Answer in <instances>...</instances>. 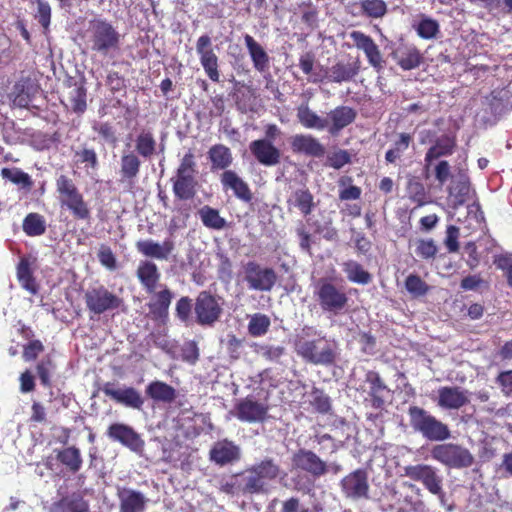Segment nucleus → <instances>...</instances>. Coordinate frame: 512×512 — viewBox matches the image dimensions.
I'll list each match as a JSON object with an SVG mask.
<instances>
[{"instance_id":"f257e3e1","label":"nucleus","mask_w":512,"mask_h":512,"mask_svg":"<svg viewBox=\"0 0 512 512\" xmlns=\"http://www.w3.org/2000/svg\"><path fill=\"white\" fill-rule=\"evenodd\" d=\"M123 35L112 21L96 17L89 20L86 44L89 50L104 59L117 56L122 47Z\"/></svg>"},{"instance_id":"f03ea898","label":"nucleus","mask_w":512,"mask_h":512,"mask_svg":"<svg viewBox=\"0 0 512 512\" xmlns=\"http://www.w3.org/2000/svg\"><path fill=\"white\" fill-rule=\"evenodd\" d=\"M55 186L60 207L67 209L75 220L90 221L91 209L74 180L61 174L56 178Z\"/></svg>"},{"instance_id":"7ed1b4c3","label":"nucleus","mask_w":512,"mask_h":512,"mask_svg":"<svg viewBox=\"0 0 512 512\" xmlns=\"http://www.w3.org/2000/svg\"><path fill=\"white\" fill-rule=\"evenodd\" d=\"M411 428L429 441L443 442L451 437L449 426L437 419L422 407L411 405L408 408Z\"/></svg>"},{"instance_id":"20e7f679","label":"nucleus","mask_w":512,"mask_h":512,"mask_svg":"<svg viewBox=\"0 0 512 512\" xmlns=\"http://www.w3.org/2000/svg\"><path fill=\"white\" fill-rule=\"evenodd\" d=\"M295 350L306 362L314 365L330 366L335 363L337 357L335 349L325 337L309 340L297 336Z\"/></svg>"},{"instance_id":"39448f33","label":"nucleus","mask_w":512,"mask_h":512,"mask_svg":"<svg viewBox=\"0 0 512 512\" xmlns=\"http://www.w3.org/2000/svg\"><path fill=\"white\" fill-rule=\"evenodd\" d=\"M431 458L449 469H465L474 464L470 450L458 443H441L431 448Z\"/></svg>"},{"instance_id":"423d86ee","label":"nucleus","mask_w":512,"mask_h":512,"mask_svg":"<svg viewBox=\"0 0 512 512\" xmlns=\"http://www.w3.org/2000/svg\"><path fill=\"white\" fill-rule=\"evenodd\" d=\"M314 296L324 312L335 315L346 309L349 297L343 287H338L331 280L321 278L315 285Z\"/></svg>"},{"instance_id":"0eeeda50","label":"nucleus","mask_w":512,"mask_h":512,"mask_svg":"<svg viewBox=\"0 0 512 512\" xmlns=\"http://www.w3.org/2000/svg\"><path fill=\"white\" fill-rule=\"evenodd\" d=\"M90 318L107 312L119 310L124 300L102 284L89 287L83 295Z\"/></svg>"},{"instance_id":"6e6552de","label":"nucleus","mask_w":512,"mask_h":512,"mask_svg":"<svg viewBox=\"0 0 512 512\" xmlns=\"http://www.w3.org/2000/svg\"><path fill=\"white\" fill-rule=\"evenodd\" d=\"M243 282L252 291L270 292L278 281L276 271L268 266L250 260L243 264Z\"/></svg>"},{"instance_id":"1a4fd4ad","label":"nucleus","mask_w":512,"mask_h":512,"mask_svg":"<svg viewBox=\"0 0 512 512\" xmlns=\"http://www.w3.org/2000/svg\"><path fill=\"white\" fill-rule=\"evenodd\" d=\"M221 297L211 291H200L195 299L194 313L196 323L200 326L212 327L223 314Z\"/></svg>"},{"instance_id":"9d476101","label":"nucleus","mask_w":512,"mask_h":512,"mask_svg":"<svg viewBox=\"0 0 512 512\" xmlns=\"http://www.w3.org/2000/svg\"><path fill=\"white\" fill-rule=\"evenodd\" d=\"M342 495L353 501L370 498L369 475L366 469L357 468L339 482Z\"/></svg>"},{"instance_id":"9b49d317","label":"nucleus","mask_w":512,"mask_h":512,"mask_svg":"<svg viewBox=\"0 0 512 512\" xmlns=\"http://www.w3.org/2000/svg\"><path fill=\"white\" fill-rule=\"evenodd\" d=\"M292 466L304 471L315 479H319L329 473L328 463L317 453L306 448L295 451L291 457Z\"/></svg>"},{"instance_id":"f8f14e48","label":"nucleus","mask_w":512,"mask_h":512,"mask_svg":"<svg viewBox=\"0 0 512 512\" xmlns=\"http://www.w3.org/2000/svg\"><path fill=\"white\" fill-rule=\"evenodd\" d=\"M403 470L406 477L420 482L429 493H441L443 477L438 473L436 467L429 464H415L405 466Z\"/></svg>"},{"instance_id":"ddd939ff","label":"nucleus","mask_w":512,"mask_h":512,"mask_svg":"<svg viewBox=\"0 0 512 512\" xmlns=\"http://www.w3.org/2000/svg\"><path fill=\"white\" fill-rule=\"evenodd\" d=\"M196 52L208 78L212 82L218 83L220 81L219 58L213 50L209 35L204 34L198 38Z\"/></svg>"},{"instance_id":"4468645a","label":"nucleus","mask_w":512,"mask_h":512,"mask_svg":"<svg viewBox=\"0 0 512 512\" xmlns=\"http://www.w3.org/2000/svg\"><path fill=\"white\" fill-rule=\"evenodd\" d=\"M349 37L353 45L364 52L368 63L373 67L376 72H381L384 69L385 61L383 60L379 46L375 43L374 39L360 30H353L349 33Z\"/></svg>"},{"instance_id":"2eb2a0df","label":"nucleus","mask_w":512,"mask_h":512,"mask_svg":"<svg viewBox=\"0 0 512 512\" xmlns=\"http://www.w3.org/2000/svg\"><path fill=\"white\" fill-rule=\"evenodd\" d=\"M234 409L236 417L242 422L263 423L268 418L269 406L253 396L240 399Z\"/></svg>"},{"instance_id":"dca6fc26","label":"nucleus","mask_w":512,"mask_h":512,"mask_svg":"<svg viewBox=\"0 0 512 512\" xmlns=\"http://www.w3.org/2000/svg\"><path fill=\"white\" fill-rule=\"evenodd\" d=\"M107 436L111 440L119 442L138 455H142L144 452V440L131 426L127 424H111L107 429Z\"/></svg>"},{"instance_id":"f3484780","label":"nucleus","mask_w":512,"mask_h":512,"mask_svg":"<svg viewBox=\"0 0 512 512\" xmlns=\"http://www.w3.org/2000/svg\"><path fill=\"white\" fill-rule=\"evenodd\" d=\"M102 391L107 397L125 407L136 410L143 407L144 399L134 387L115 388L113 383L107 382L103 385Z\"/></svg>"},{"instance_id":"a211bd4d","label":"nucleus","mask_w":512,"mask_h":512,"mask_svg":"<svg viewBox=\"0 0 512 512\" xmlns=\"http://www.w3.org/2000/svg\"><path fill=\"white\" fill-rule=\"evenodd\" d=\"M456 146L457 142L454 135L444 134L435 140L434 144L427 150L424 157V171L426 173V178H428V172L433 161L438 160L441 157L452 155Z\"/></svg>"},{"instance_id":"6ab92c4d","label":"nucleus","mask_w":512,"mask_h":512,"mask_svg":"<svg viewBox=\"0 0 512 512\" xmlns=\"http://www.w3.org/2000/svg\"><path fill=\"white\" fill-rule=\"evenodd\" d=\"M137 251L143 256L156 260H168L175 250V242L166 238L162 243L152 239L139 240L136 242Z\"/></svg>"},{"instance_id":"aec40b11","label":"nucleus","mask_w":512,"mask_h":512,"mask_svg":"<svg viewBox=\"0 0 512 512\" xmlns=\"http://www.w3.org/2000/svg\"><path fill=\"white\" fill-rule=\"evenodd\" d=\"M249 150L263 166L271 167L280 163L281 151L269 139L253 140L249 144Z\"/></svg>"},{"instance_id":"412c9836","label":"nucleus","mask_w":512,"mask_h":512,"mask_svg":"<svg viewBox=\"0 0 512 512\" xmlns=\"http://www.w3.org/2000/svg\"><path fill=\"white\" fill-rule=\"evenodd\" d=\"M365 383L368 385L366 401L374 409H382L385 405V394L390 390L377 371L369 370L365 373Z\"/></svg>"},{"instance_id":"4be33fe9","label":"nucleus","mask_w":512,"mask_h":512,"mask_svg":"<svg viewBox=\"0 0 512 512\" xmlns=\"http://www.w3.org/2000/svg\"><path fill=\"white\" fill-rule=\"evenodd\" d=\"M161 290L151 293L153 296L147 306L151 318L155 321H166L169 316V307L174 297L167 285H161Z\"/></svg>"},{"instance_id":"5701e85b","label":"nucleus","mask_w":512,"mask_h":512,"mask_svg":"<svg viewBox=\"0 0 512 512\" xmlns=\"http://www.w3.org/2000/svg\"><path fill=\"white\" fill-rule=\"evenodd\" d=\"M291 150L295 154L321 158L325 155L324 145L311 134H296L290 138Z\"/></svg>"},{"instance_id":"b1692460","label":"nucleus","mask_w":512,"mask_h":512,"mask_svg":"<svg viewBox=\"0 0 512 512\" xmlns=\"http://www.w3.org/2000/svg\"><path fill=\"white\" fill-rule=\"evenodd\" d=\"M361 68V61L359 58L339 60L326 70L324 78L335 83L348 82L358 75Z\"/></svg>"},{"instance_id":"393cba45","label":"nucleus","mask_w":512,"mask_h":512,"mask_svg":"<svg viewBox=\"0 0 512 512\" xmlns=\"http://www.w3.org/2000/svg\"><path fill=\"white\" fill-rule=\"evenodd\" d=\"M220 182L224 190H231L236 198L244 203H251L253 193L246 181L234 170H225L220 175Z\"/></svg>"},{"instance_id":"a878e982","label":"nucleus","mask_w":512,"mask_h":512,"mask_svg":"<svg viewBox=\"0 0 512 512\" xmlns=\"http://www.w3.org/2000/svg\"><path fill=\"white\" fill-rule=\"evenodd\" d=\"M357 118V111L346 105H340L332 109L328 114V127L325 129L331 135H338L344 128L352 124Z\"/></svg>"},{"instance_id":"bb28decb","label":"nucleus","mask_w":512,"mask_h":512,"mask_svg":"<svg viewBox=\"0 0 512 512\" xmlns=\"http://www.w3.org/2000/svg\"><path fill=\"white\" fill-rule=\"evenodd\" d=\"M468 403V392L458 386H443L438 389L437 404L443 409L458 410Z\"/></svg>"},{"instance_id":"cd10ccee","label":"nucleus","mask_w":512,"mask_h":512,"mask_svg":"<svg viewBox=\"0 0 512 512\" xmlns=\"http://www.w3.org/2000/svg\"><path fill=\"white\" fill-rule=\"evenodd\" d=\"M116 496L120 512H143L148 502L142 492L126 487H117Z\"/></svg>"},{"instance_id":"c85d7f7f","label":"nucleus","mask_w":512,"mask_h":512,"mask_svg":"<svg viewBox=\"0 0 512 512\" xmlns=\"http://www.w3.org/2000/svg\"><path fill=\"white\" fill-rule=\"evenodd\" d=\"M136 277L146 293H154L159 285L161 273L153 261L146 259L139 262Z\"/></svg>"},{"instance_id":"c756f323","label":"nucleus","mask_w":512,"mask_h":512,"mask_svg":"<svg viewBox=\"0 0 512 512\" xmlns=\"http://www.w3.org/2000/svg\"><path fill=\"white\" fill-rule=\"evenodd\" d=\"M37 91V85L29 77H21L13 85L10 99L14 106L27 108Z\"/></svg>"},{"instance_id":"7c9ffc66","label":"nucleus","mask_w":512,"mask_h":512,"mask_svg":"<svg viewBox=\"0 0 512 512\" xmlns=\"http://www.w3.org/2000/svg\"><path fill=\"white\" fill-rule=\"evenodd\" d=\"M210 460L220 466L233 463L240 458V449L232 441L227 439L217 441L210 452Z\"/></svg>"},{"instance_id":"2f4dec72","label":"nucleus","mask_w":512,"mask_h":512,"mask_svg":"<svg viewBox=\"0 0 512 512\" xmlns=\"http://www.w3.org/2000/svg\"><path fill=\"white\" fill-rule=\"evenodd\" d=\"M393 58L397 65L404 71L418 68L423 62V55L414 45H404L398 47L393 52Z\"/></svg>"},{"instance_id":"473e14b6","label":"nucleus","mask_w":512,"mask_h":512,"mask_svg":"<svg viewBox=\"0 0 512 512\" xmlns=\"http://www.w3.org/2000/svg\"><path fill=\"white\" fill-rule=\"evenodd\" d=\"M141 168V160L134 151L124 152L120 158V180L130 186L135 184Z\"/></svg>"},{"instance_id":"72a5a7b5","label":"nucleus","mask_w":512,"mask_h":512,"mask_svg":"<svg viewBox=\"0 0 512 512\" xmlns=\"http://www.w3.org/2000/svg\"><path fill=\"white\" fill-rule=\"evenodd\" d=\"M16 276L20 286L31 295H37L39 284L34 276L31 262L27 257H22L16 267Z\"/></svg>"},{"instance_id":"f704fd0d","label":"nucleus","mask_w":512,"mask_h":512,"mask_svg":"<svg viewBox=\"0 0 512 512\" xmlns=\"http://www.w3.org/2000/svg\"><path fill=\"white\" fill-rule=\"evenodd\" d=\"M67 101L73 112L82 114L87 109V90L83 82L68 81Z\"/></svg>"},{"instance_id":"c9c22d12","label":"nucleus","mask_w":512,"mask_h":512,"mask_svg":"<svg viewBox=\"0 0 512 512\" xmlns=\"http://www.w3.org/2000/svg\"><path fill=\"white\" fill-rule=\"evenodd\" d=\"M171 181L173 193L177 199L186 201L194 198L197 185L195 176L176 173Z\"/></svg>"},{"instance_id":"e433bc0d","label":"nucleus","mask_w":512,"mask_h":512,"mask_svg":"<svg viewBox=\"0 0 512 512\" xmlns=\"http://www.w3.org/2000/svg\"><path fill=\"white\" fill-rule=\"evenodd\" d=\"M287 205L289 211L292 207L297 208L306 217L312 213L315 207L314 196L308 188L296 189L287 199Z\"/></svg>"},{"instance_id":"4c0bfd02","label":"nucleus","mask_w":512,"mask_h":512,"mask_svg":"<svg viewBox=\"0 0 512 512\" xmlns=\"http://www.w3.org/2000/svg\"><path fill=\"white\" fill-rule=\"evenodd\" d=\"M145 393L154 402L172 403L177 397L175 388L160 380L150 382Z\"/></svg>"},{"instance_id":"58836bf2","label":"nucleus","mask_w":512,"mask_h":512,"mask_svg":"<svg viewBox=\"0 0 512 512\" xmlns=\"http://www.w3.org/2000/svg\"><path fill=\"white\" fill-rule=\"evenodd\" d=\"M56 459L61 463L70 473L76 474L80 471L83 458L81 451L76 446H68L63 449L55 450Z\"/></svg>"},{"instance_id":"ea45409f","label":"nucleus","mask_w":512,"mask_h":512,"mask_svg":"<svg viewBox=\"0 0 512 512\" xmlns=\"http://www.w3.org/2000/svg\"><path fill=\"white\" fill-rule=\"evenodd\" d=\"M208 159L211 163V170H229L233 163V155L229 147L224 144H215L208 150Z\"/></svg>"},{"instance_id":"a19ab883","label":"nucleus","mask_w":512,"mask_h":512,"mask_svg":"<svg viewBox=\"0 0 512 512\" xmlns=\"http://www.w3.org/2000/svg\"><path fill=\"white\" fill-rule=\"evenodd\" d=\"M239 491L243 495L263 494L268 491L267 483L260 480L258 474L249 467L240 474Z\"/></svg>"},{"instance_id":"79ce46f5","label":"nucleus","mask_w":512,"mask_h":512,"mask_svg":"<svg viewBox=\"0 0 512 512\" xmlns=\"http://www.w3.org/2000/svg\"><path fill=\"white\" fill-rule=\"evenodd\" d=\"M88 509V502L80 494L72 493L54 502L51 512H87Z\"/></svg>"},{"instance_id":"37998d69","label":"nucleus","mask_w":512,"mask_h":512,"mask_svg":"<svg viewBox=\"0 0 512 512\" xmlns=\"http://www.w3.org/2000/svg\"><path fill=\"white\" fill-rule=\"evenodd\" d=\"M244 42L254 68L258 72H264L267 70L269 66V56L264 48L249 34L244 36Z\"/></svg>"},{"instance_id":"c03bdc74","label":"nucleus","mask_w":512,"mask_h":512,"mask_svg":"<svg viewBox=\"0 0 512 512\" xmlns=\"http://www.w3.org/2000/svg\"><path fill=\"white\" fill-rule=\"evenodd\" d=\"M296 117L298 122L307 129L323 130L328 127V119L321 118L317 115L310 109L307 103L301 104L297 107Z\"/></svg>"},{"instance_id":"a18cd8bd","label":"nucleus","mask_w":512,"mask_h":512,"mask_svg":"<svg viewBox=\"0 0 512 512\" xmlns=\"http://www.w3.org/2000/svg\"><path fill=\"white\" fill-rule=\"evenodd\" d=\"M156 139L149 130H142L135 139V151L144 159H150L156 153Z\"/></svg>"},{"instance_id":"49530a36","label":"nucleus","mask_w":512,"mask_h":512,"mask_svg":"<svg viewBox=\"0 0 512 512\" xmlns=\"http://www.w3.org/2000/svg\"><path fill=\"white\" fill-rule=\"evenodd\" d=\"M343 272L352 283L367 285L372 281L371 274L363 266L354 260L345 261L342 264Z\"/></svg>"},{"instance_id":"de8ad7c7","label":"nucleus","mask_w":512,"mask_h":512,"mask_svg":"<svg viewBox=\"0 0 512 512\" xmlns=\"http://www.w3.org/2000/svg\"><path fill=\"white\" fill-rule=\"evenodd\" d=\"M22 229L23 232L29 237L41 236L45 234L47 230L46 219L39 213H28L23 219Z\"/></svg>"},{"instance_id":"09e8293b","label":"nucleus","mask_w":512,"mask_h":512,"mask_svg":"<svg viewBox=\"0 0 512 512\" xmlns=\"http://www.w3.org/2000/svg\"><path fill=\"white\" fill-rule=\"evenodd\" d=\"M198 214L203 225L209 229L222 230L227 226V221L220 216L219 210L209 205L200 208Z\"/></svg>"},{"instance_id":"8fccbe9b","label":"nucleus","mask_w":512,"mask_h":512,"mask_svg":"<svg viewBox=\"0 0 512 512\" xmlns=\"http://www.w3.org/2000/svg\"><path fill=\"white\" fill-rule=\"evenodd\" d=\"M250 468L255 474H258L260 480L266 483L278 478L281 471L280 466L272 458H265Z\"/></svg>"},{"instance_id":"3c124183","label":"nucleus","mask_w":512,"mask_h":512,"mask_svg":"<svg viewBox=\"0 0 512 512\" xmlns=\"http://www.w3.org/2000/svg\"><path fill=\"white\" fill-rule=\"evenodd\" d=\"M406 192L409 200L415 203L416 207H422L429 202V196L423 183L416 177L408 180Z\"/></svg>"},{"instance_id":"603ef678","label":"nucleus","mask_w":512,"mask_h":512,"mask_svg":"<svg viewBox=\"0 0 512 512\" xmlns=\"http://www.w3.org/2000/svg\"><path fill=\"white\" fill-rule=\"evenodd\" d=\"M413 141V137L409 133H400L398 139L394 142L393 147L385 153V160L387 163H395L406 151Z\"/></svg>"},{"instance_id":"864d4df0","label":"nucleus","mask_w":512,"mask_h":512,"mask_svg":"<svg viewBox=\"0 0 512 512\" xmlns=\"http://www.w3.org/2000/svg\"><path fill=\"white\" fill-rule=\"evenodd\" d=\"M417 35L422 39H433L440 32L439 23L426 15H421L419 22L414 25Z\"/></svg>"},{"instance_id":"5fc2aeb1","label":"nucleus","mask_w":512,"mask_h":512,"mask_svg":"<svg viewBox=\"0 0 512 512\" xmlns=\"http://www.w3.org/2000/svg\"><path fill=\"white\" fill-rule=\"evenodd\" d=\"M271 326V320L266 314L255 313L251 315L248 323V332L252 337L265 335Z\"/></svg>"},{"instance_id":"6e6d98bb","label":"nucleus","mask_w":512,"mask_h":512,"mask_svg":"<svg viewBox=\"0 0 512 512\" xmlns=\"http://www.w3.org/2000/svg\"><path fill=\"white\" fill-rule=\"evenodd\" d=\"M56 369V364L54 363L52 357L50 355L45 356L41 361H39L36 365V372L39 377L40 383L47 388L52 387V373Z\"/></svg>"},{"instance_id":"4d7b16f0","label":"nucleus","mask_w":512,"mask_h":512,"mask_svg":"<svg viewBox=\"0 0 512 512\" xmlns=\"http://www.w3.org/2000/svg\"><path fill=\"white\" fill-rule=\"evenodd\" d=\"M346 437L344 440L337 439L336 436L328 434V433H317L314 435V442L320 445V452L328 451L330 454H334L339 451L341 447H343Z\"/></svg>"},{"instance_id":"13d9d810","label":"nucleus","mask_w":512,"mask_h":512,"mask_svg":"<svg viewBox=\"0 0 512 512\" xmlns=\"http://www.w3.org/2000/svg\"><path fill=\"white\" fill-rule=\"evenodd\" d=\"M310 404L314 410L320 414H327L331 410L330 397L322 389L317 387H313L311 391Z\"/></svg>"},{"instance_id":"bf43d9fd","label":"nucleus","mask_w":512,"mask_h":512,"mask_svg":"<svg viewBox=\"0 0 512 512\" xmlns=\"http://www.w3.org/2000/svg\"><path fill=\"white\" fill-rule=\"evenodd\" d=\"M1 176L4 179L10 180L14 184L21 185L23 188L27 190H30L33 186V181L29 174L17 168H3L1 170Z\"/></svg>"},{"instance_id":"052dcab7","label":"nucleus","mask_w":512,"mask_h":512,"mask_svg":"<svg viewBox=\"0 0 512 512\" xmlns=\"http://www.w3.org/2000/svg\"><path fill=\"white\" fill-rule=\"evenodd\" d=\"M365 18L382 19L388 13L385 0H363Z\"/></svg>"},{"instance_id":"680f3d73","label":"nucleus","mask_w":512,"mask_h":512,"mask_svg":"<svg viewBox=\"0 0 512 512\" xmlns=\"http://www.w3.org/2000/svg\"><path fill=\"white\" fill-rule=\"evenodd\" d=\"M405 288L414 297L424 296L429 291L428 284L416 274L407 276L405 279Z\"/></svg>"},{"instance_id":"e2e57ef3","label":"nucleus","mask_w":512,"mask_h":512,"mask_svg":"<svg viewBox=\"0 0 512 512\" xmlns=\"http://www.w3.org/2000/svg\"><path fill=\"white\" fill-rule=\"evenodd\" d=\"M315 63V55L312 52H306L299 58V67L305 75H311L310 81L318 83L323 81L324 75L319 73H312Z\"/></svg>"},{"instance_id":"0e129e2a","label":"nucleus","mask_w":512,"mask_h":512,"mask_svg":"<svg viewBox=\"0 0 512 512\" xmlns=\"http://www.w3.org/2000/svg\"><path fill=\"white\" fill-rule=\"evenodd\" d=\"M415 245L416 255L424 260L434 259L438 252V247L433 239H418Z\"/></svg>"},{"instance_id":"69168bd1","label":"nucleus","mask_w":512,"mask_h":512,"mask_svg":"<svg viewBox=\"0 0 512 512\" xmlns=\"http://www.w3.org/2000/svg\"><path fill=\"white\" fill-rule=\"evenodd\" d=\"M37 3L36 13L34 15L35 19L39 22V24L43 27L45 31L49 29L51 22V6L45 0H35Z\"/></svg>"},{"instance_id":"338daca9","label":"nucleus","mask_w":512,"mask_h":512,"mask_svg":"<svg viewBox=\"0 0 512 512\" xmlns=\"http://www.w3.org/2000/svg\"><path fill=\"white\" fill-rule=\"evenodd\" d=\"M192 309L194 310V305L192 304V300L188 296L181 297L175 307L176 317L183 323H187L190 320Z\"/></svg>"},{"instance_id":"774afa93","label":"nucleus","mask_w":512,"mask_h":512,"mask_svg":"<svg viewBox=\"0 0 512 512\" xmlns=\"http://www.w3.org/2000/svg\"><path fill=\"white\" fill-rule=\"evenodd\" d=\"M493 263L504 272L507 284L512 288V255H497L494 257Z\"/></svg>"}]
</instances>
